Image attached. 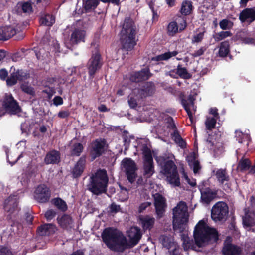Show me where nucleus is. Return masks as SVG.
I'll list each match as a JSON object with an SVG mask.
<instances>
[{"mask_svg":"<svg viewBox=\"0 0 255 255\" xmlns=\"http://www.w3.org/2000/svg\"><path fill=\"white\" fill-rule=\"evenodd\" d=\"M193 237L194 241L188 236L182 234V246L185 251L190 249L194 250L195 243L198 247H202L205 243L216 242L219 240V233L215 228L210 227L203 220H201L194 228Z\"/></svg>","mask_w":255,"mask_h":255,"instance_id":"nucleus-1","label":"nucleus"},{"mask_svg":"<svg viewBox=\"0 0 255 255\" xmlns=\"http://www.w3.org/2000/svg\"><path fill=\"white\" fill-rule=\"evenodd\" d=\"M101 237L108 248L113 251L123 252L128 247L126 238L116 228H105L102 233Z\"/></svg>","mask_w":255,"mask_h":255,"instance_id":"nucleus-2","label":"nucleus"},{"mask_svg":"<svg viewBox=\"0 0 255 255\" xmlns=\"http://www.w3.org/2000/svg\"><path fill=\"white\" fill-rule=\"evenodd\" d=\"M121 42L123 49L131 51L136 45V26L130 17H126L121 31Z\"/></svg>","mask_w":255,"mask_h":255,"instance_id":"nucleus-3","label":"nucleus"},{"mask_svg":"<svg viewBox=\"0 0 255 255\" xmlns=\"http://www.w3.org/2000/svg\"><path fill=\"white\" fill-rule=\"evenodd\" d=\"M108 181L106 170L99 169L90 177L88 189L96 195L105 193L107 191Z\"/></svg>","mask_w":255,"mask_h":255,"instance_id":"nucleus-4","label":"nucleus"},{"mask_svg":"<svg viewBox=\"0 0 255 255\" xmlns=\"http://www.w3.org/2000/svg\"><path fill=\"white\" fill-rule=\"evenodd\" d=\"M187 206L184 201H180L173 209V228L175 231L183 233L188 222Z\"/></svg>","mask_w":255,"mask_h":255,"instance_id":"nucleus-5","label":"nucleus"},{"mask_svg":"<svg viewBox=\"0 0 255 255\" xmlns=\"http://www.w3.org/2000/svg\"><path fill=\"white\" fill-rule=\"evenodd\" d=\"M141 150L143 159V176L144 178L148 179L155 172L152 152L146 144L142 145Z\"/></svg>","mask_w":255,"mask_h":255,"instance_id":"nucleus-6","label":"nucleus"},{"mask_svg":"<svg viewBox=\"0 0 255 255\" xmlns=\"http://www.w3.org/2000/svg\"><path fill=\"white\" fill-rule=\"evenodd\" d=\"M108 146L107 141L104 138H99L93 140L91 144L89 151L91 161L102 156L106 152Z\"/></svg>","mask_w":255,"mask_h":255,"instance_id":"nucleus-7","label":"nucleus"},{"mask_svg":"<svg viewBox=\"0 0 255 255\" xmlns=\"http://www.w3.org/2000/svg\"><path fill=\"white\" fill-rule=\"evenodd\" d=\"M229 213L227 204L223 201L217 202L213 205L211 211V217L215 222L225 221Z\"/></svg>","mask_w":255,"mask_h":255,"instance_id":"nucleus-8","label":"nucleus"},{"mask_svg":"<svg viewBox=\"0 0 255 255\" xmlns=\"http://www.w3.org/2000/svg\"><path fill=\"white\" fill-rule=\"evenodd\" d=\"M121 166L126 173L127 179L131 183H133L137 177V170L135 162L130 158H125L121 162Z\"/></svg>","mask_w":255,"mask_h":255,"instance_id":"nucleus-9","label":"nucleus"},{"mask_svg":"<svg viewBox=\"0 0 255 255\" xmlns=\"http://www.w3.org/2000/svg\"><path fill=\"white\" fill-rule=\"evenodd\" d=\"M3 108L6 112L11 115H15L21 112V108L18 103L11 94L6 93L2 103Z\"/></svg>","mask_w":255,"mask_h":255,"instance_id":"nucleus-10","label":"nucleus"},{"mask_svg":"<svg viewBox=\"0 0 255 255\" xmlns=\"http://www.w3.org/2000/svg\"><path fill=\"white\" fill-rule=\"evenodd\" d=\"M102 65L103 61L101 54L98 52L92 54L87 64L89 77L94 78L96 73L101 68Z\"/></svg>","mask_w":255,"mask_h":255,"instance_id":"nucleus-11","label":"nucleus"},{"mask_svg":"<svg viewBox=\"0 0 255 255\" xmlns=\"http://www.w3.org/2000/svg\"><path fill=\"white\" fill-rule=\"evenodd\" d=\"M51 192L49 188L45 184H40L36 188L34 197L40 203L48 202L51 197Z\"/></svg>","mask_w":255,"mask_h":255,"instance_id":"nucleus-12","label":"nucleus"},{"mask_svg":"<svg viewBox=\"0 0 255 255\" xmlns=\"http://www.w3.org/2000/svg\"><path fill=\"white\" fill-rule=\"evenodd\" d=\"M152 196L157 217L161 218L164 216L167 207L166 199L159 193L154 194Z\"/></svg>","mask_w":255,"mask_h":255,"instance_id":"nucleus-13","label":"nucleus"},{"mask_svg":"<svg viewBox=\"0 0 255 255\" xmlns=\"http://www.w3.org/2000/svg\"><path fill=\"white\" fill-rule=\"evenodd\" d=\"M231 237L228 236L224 243L222 250L223 255H240L242 252V248L231 243Z\"/></svg>","mask_w":255,"mask_h":255,"instance_id":"nucleus-14","label":"nucleus"},{"mask_svg":"<svg viewBox=\"0 0 255 255\" xmlns=\"http://www.w3.org/2000/svg\"><path fill=\"white\" fill-rule=\"evenodd\" d=\"M155 90L156 87L154 82L146 81L140 85V87L137 89V92L139 97L143 99L153 95Z\"/></svg>","mask_w":255,"mask_h":255,"instance_id":"nucleus-15","label":"nucleus"},{"mask_svg":"<svg viewBox=\"0 0 255 255\" xmlns=\"http://www.w3.org/2000/svg\"><path fill=\"white\" fill-rule=\"evenodd\" d=\"M158 164L162 167L164 175L170 174L173 170H177V167L174 162L171 160L167 159L163 156L157 157L156 158Z\"/></svg>","mask_w":255,"mask_h":255,"instance_id":"nucleus-16","label":"nucleus"},{"mask_svg":"<svg viewBox=\"0 0 255 255\" xmlns=\"http://www.w3.org/2000/svg\"><path fill=\"white\" fill-rule=\"evenodd\" d=\"M86 155H83L74 165L71 172L73 178H78L83 174L86 168Z\"/></svg>","mask_w":255,"mask_h":255,"instance_id":"nucleus-17","label":"nucleus"},{"mask_svg":"<svg viewBox=\"0 0 255 255\" xmlns=\"http://www.w3.org/2000/svg\"><path fill=\"white\" fill-rule=\"evenodd\" d=\"M152 75L149 68L146 67L131 74L129 79L132 82L138 83L147 80Z\"/></svg>","mask_w":255,"mask_h":255,"instance_id":"nucleus-18","label":"nucleus"},{"mask_svg":"<svg viewBox=\"0 0 255 255\" xmlns=\"http://www.w3.org/2000/svg\"><path fill=\"white\" fill-rule=\"evenodd\" d=\"M198 188L201 193V200L203 203L209 204L216 196V191L209 187L204 188L202 185H199Z\"/></svg>","mask_w":255,"mask_h":255,"instance_id":"nucleus-19","label":"nucleus"},{"mask_svg":"<svg viewBox=\"0 0 255 255\" xmlns=\"http://www.w3.org/2000/svg\"><path fill=\"white\" fill-rule=\"evenodd\" d=\"M239 19L242 23L250 24L255 20V7L246 8L241 11Z\"/></svg>","mask_w":255,"mask_h":255,"instance_id":"nucleus-20","label":"nucleus"},{"mask_svg":"<svg viewBox=\"0 0 255 255\" xmlns=\"http://www.w3.org/2000/svg\"><path fill=\"white\" fill-rule=\"evenodd\" d=\"M86 31L81 28H75L71 32L70 43L71 45L85 42Z\"/></svg>","mask_w":255,"mask_h":255,"instance_id":"nucleus-21","label":"nucleus"},{"mask_svg":"<svg viewBox=\"0 0 255 255\" xmlns=\"http://www.w3.org/2000/svg\"><path fill=\"white\" fill-rule=\"evenodd\" d=\"M128 237L131 247L135 246L139 243L142 237L140 229L137 226L131 227L128 232Z\"/></svg>","mask_w":255,"mask_h":255,"instance_id":"nucleus-22","label":"nucleus"},{"mask_svg":"<svg viewBox=\"0 0 255 255\" xmlns=\"http://www.w3.org/2000/svg\"><path fill=\"white\" fill-rule=\"evenodd\" d=\"M56 230L57 227L55 225L45 223L38 227L36 233L40 236H50L54 234Z\"/></svg>","mask_w":255,"mask_h":255,"instance_id":"nucleus-23","label":"nucleus"},{"mask_svg":"<svg viewBox=\"0 0 255 255\" xmlns=\"http://www.w3.org/2000/svg\"><path fill=\"white\" fill-rule=\"evenodd\" d=\"M215 176L219 183L221 185H224V189L225 188H230V185L228 183H225V182H228L230 180V177L226 169L221 168L218 169L215 173Z\"/></svg>","mask_w":255,"mask_h":255,"instance_id":"nucleus-24","label":"nucleus"},{"mask_svg":"<svg viewBox=\"0 0 255 255\" xmlns=\"http://www.w3.org/2000/svg\"><path fill=\"white\" fill-rule=\"evenodd\" d=\"M60 152L53 149L47 153L44 160L46 165L57 164L60 162Z\"/></svg>","mask_w":255,"mask_h":255,"instance_id":"nucleus-25","label":"nucleus"},{"mask_svg":"<svg viewBox=\"0 0 255 255\" xmlns=\"http://www.w3.org/2000/svg\"><path fill=\"white\" fill-rule=\"evenodd\" d=\"M16 33V29L12 26L0 27V40L6 41Z\"/></svg>","mask_w":255,"mask_h":255,"instance_id":"nucleus-26","label":"nucleus"},{"mask_svg":"<svg viewBox=\"0 0 255 255\" xmlns=\"http://www.w3.org/2000/svg\"><path fill=\"white\" fill-rule=\"evenodd\" d=\"M59 225L63 229L71 228L73 224V220L69 215L64 214L62 216L57 219Z\"/></svg>","mask_w":255,"mask_h":255,"instance_id":"nucleus-27","label":"nucleus"},{"mask_svg":"<svg viewBox=\"0 0 255 255\" xmlns=\"http://www.w3.org/2000/svg\"><path fill=\"white\" fill-rule=\"evenodd\" d=\"M238 36L239 39L245 44H254L255 43V37L252 32L244 30L240 31Z\"/></svg>","mask_w":255,"mask_h":255,"instance_id":"nucleus-28","label":"nucleus"},{"mask_svg":"<svg viewBox=\"0 0 255 255\" xmlns=\"http://www.w3.org/2000/svg\"><path fill=\"white\" fill-rule=\"evenodd\" d=\"M243 225L245 228H251L255 226V213L249 210L245 212L242 217Z\"/></svg>","mask_w":255,"mask_h":255,"instance_id":"nucleus-29","label":"nucleus"},{"mask_svg":"<svg viewBox=\"0 0 255 255\" xmlns=\"http://www.w3.org/2000/svg\"><path fill=\"white\" fill-rule=\"evenodd\" d=\"M143 229L144 230H151L154 224L155 219L153 217L146 215L139 218Z\"/></svg>","mask_w":255,"mask_h":255,"instance_id":"nucleus-30","label":"nucleus"},{"mask_svg":"<svg viewBox=\"0 0 255 255\" xmlns=\"http://www.w3.org/2000/svg\"><path fill=\"white\" fill-rule=\"evenodd\" d=\"M17 201L14 196H10L5 201L4 208L8 212L12 213L17 208Z\"/></svg>","mask_w":255,"mask_h":255,"instance_id":"nucleus-31","label":"nucleus"},{"mask_svg":"<svg viewBox=\"0 0 255 255\" xmlns=\"http://www.w3.org/2000/svg\"><path fill=\"white\" fill-rule=\"evenodd\" d=\"M167 179L170 184L174 185L175 187L180 185L179 176L177 170H173L170 174L166 175Z\"/></svg>","mask_w":255,"mask_h":255,"instance_id":"nucleus-32","label":"nucleus"},{"mask_svg":"<svg viewBox=\"0 0 255 255\" xmlns=\"http://www.w3.org/2000/svg\"><path fill=\"white\" fill-rule=\"evenodd\" d=\"M84 147L83 145L79 142L74 143L70 150V155L72 157H79L83 152Z\"/></svg>","mask_w":255,"mask_h":255,"instance_id":"nucleus-33","label":"nucleus"},{"mask_svg":"<svg viewBox=\"0 0 255 255\" xmlns=\"http://www.w3.org/2000/svg\"><path fill=\"white\" fill-rule=\"evenodd\" d=\"M230 44L228 40L224 41L220 43L218 55L219 57H225L230 54Z\"/></svg>","mask_w":255,"mask_h":255,"instance_id":"nucleus-34","label":"nucleus"},{"mask_svg":"<svg viewBox=\"0 0 255 255\" xmlns=\"http://www.w3.org/2000/svg\"><path fill=\"white\" fill-rule=\"evenodd\" d=\"M16 7L18 10L21 9L24 13H31L33 12L32 5L31 1L26 2H19L17 3Z\"/></svg>","mask_w":255,"mask_h":255,"instance_id":"nucleus-35","label":"nucleus"},{"mask_svg":"<svg viewBox=\"0 0 255 255\" xmlns=\"http://www.w3.org/2000/svg\"><path fill=\"white\" fill-rule=\"evenodd\" d=\"M55 22L54 16L50 14H46L40 18L39 22L41 25L51 27Z\"/></svg>","mask_w":255,"mask_h":255,"instance_id":"nucleus-36","label":"nucleus"},{"mask_svg":"<svg viewBox=\"0 0 255 255\" xmlns=\"http://www.w3.org/2000/svg\"><path fill=\"white\" fill-rule=\"evenodd\" d=\"M51 203L58 210L62 212H65L68 209L66 202L60 198L57 197L53 198L51 200Z\"/></svg>","mask_w":255,"mask_h":255,"instance_id":"nucleus-37","label":"nucleus"},{"mask_svg":"<svg viewBox=\"0 0 255 255\" xmlns=\"http://www.w3.org/2000/svg\"><path fill=\"white\" fill-rule=\"evenodd\" d=\"M99 0H86L83 1V8L86 12L95 9L99 4Z\"/></svg>","mask_w":255,"mask_h":255,"instance_id":"nucleus-38","label":"nucleus"},{"mask_svg":"<svg viewBox=\"0 0 255 255\" xmlns=\"http://www.w3.org/2000/svg\"><path fill=\"white\" fill-rule=\"evenodd\" d=\"M192 8V2L190 1L185 0L182 3L180 12L182 15L187 16L191 13Z\"/></svg>","mask_w":255,"mask_h":255,"instance_id":"nucleus-39","label":"nucleus"},{"mask_svg":"<svg viewBox=\"0 0 255 255\" xmlns=\"http://www.w3.org/2000/svg\"><path fill=\"white\" fill-rule=\"evenodd\" d=\"M251 162L248 158L243 157L239 161L237 168L241 172H244L249 170L251 167Z\"/></svg>","mask_w":255,"mask_h":255,"instance_id":"nucleus-40","label":"nucleus"},{"mask_svg":"<svg viewBox=\"0 0 255 255\" xmlns=\"http://www.w3.org/2000/svg\"><path fill=\"white\" fill-rule=\"evenodd\" d=\"M167 32L169 36H173L176 33L180 32L177 22L176 21L170 22L167 27Z\"/></svg>","mask_w":255,"mask_h":255,"instance_id":"nucleus-41","label":"nucleus"},{"mask_svg":"<svg viewBox=\"0 0 255 255\" xmlns=\"http://www.w3.org/2000/svg\"><path fill=\"white\" fill-rule=\"evenodd\" d=\"M21 90L29 95L34 96L35 95V90L34 88L29 85L27 82H24L20 85Z\"/></svg>","mask_w":255,"mask_h":255,"instance_id":"nucleus-42","label":"nucleus"},{"mask_svg":"<svg viewBox=\"0 0 255 255\" xmlns=\"http://www.w3.org/2000/svg\"><path fill=\"white\" fill-rule=\"evenodd\" d=\"M176 73L183 79H188L191 77V75L188 72L187 69L182 67L180 64L177 66Z\"/></svg>","mask_w":255,"mask_h":255,"instance_id":"nucleus-43","label":"nucleus"},{"mask_svg":"<svg viewBox=\"0 0 255 255\" xmlns=\"http://www.w3.org/2000/svg\"><path fill=\"white\" fill-rule=\"evenodd\" d=\"M163 247L169 249L171 247V238L166 235H161L159 238Z\"/></svg>","mask_w":255,"mask_h":255,"instance_id":"nucleus-44","label":"nucleus"},{"mask_svg":"<svg viewBox=\"0 0 255 255\" xmlns=\"http://www.w3.org/2000/svg\"><path fill=\"white\" fill-rule=\"evenodd\" d=\"M232 35V33L229 31H221L219 33H216L214 35L213 38L216 41H220L228 37H230Z\"/></svg>","mask_w":255,"mask_h":255,"instance_id":"nucleus-45","label":"nucleus"},{"mask_svg":"<svg viewBox=\"0 0 255 255\" xmlns=\"http://www.w3.org/2000/svg\"><path fill=\"white\" fill-rule=\"evenodd\" d=\"M15 73L17 77V80L19 81H23L28 79L29 77V74L24 71L22 69H18Z\"/></svg>","mask_w":255,"mask_h":255,"instance_id":"nucleus-46","label":"nucleus"},{"mask_svg":"<svg viewBox=\"0 0 255 255\" xmlns=\"http://www.w3.org/2000/svg\"><path fill=\"white\" fill-rule=\"evenodd\" d=\"M181 104L182 105L183 107H184V110L187 112V115L189 117V120L191 122V123L193 124L194 123V121H193V117L192 116V113L190 110V108L188 106V104L187 102V100H186L185 99L182 98L181 99Z\"/></svg>","mask_w":255,"mask_h":255,"instance_id":"nucleus-47","label":"nucleus"},{"mask_svg":"<svg viewBox=\"0 0 255 255\" xmlns=\"http://www.w3.org/2000/svg\"><path fill=\"white\" fill-rule=\"evenodd\" d=\"M17 77L15 72L10 74L6 80V84L9 87H11L15 85L17 82Z\"/></svg>","mask_w":255,"mask_h":255,"instance_id":"nucleus-48","label":"nucleus"},{"mask_svg":"<svg viewBox=\"0 0 255 255\" xmlns=\"http://www.w3.org/2000/svg\"><path fill=\"white\" fill-rule=\"evenodd\" d=\"M217 122L215 118H207L205 121V126L207 130H211L214 128Z\"/></svg>","mask_w":255,"mask_h":255,"instance_id":"nucleus-49","label":"nucleus"},{"mask_svg":"<svg viewBox=\"0 0 255 255\" xmlns=\"http://www.w3.org/2000/svg\"><path fill=\"white\" fill-rule=\"evenodd\" d=\"M219 26L222 30L230 29L233 26V23L227 19H224L220 21Z\"/></svg>","mask_w":255,"mask_h":255,"instance_id":"nucleus-50","label":"nucleus"},{"mask_svg":"<svg viewBox=\"0 0 255 255\" xmlns=\"http://www.w3.org/2000/svg\"><path fill=\"white\" fill-rule=\"evenodd\" d=\"M179 32L184 30L187 27L186 18L184 17L180 16L176 19Z\"/></svg>","mask_w":255,"mask_h":255,"instance_id":"nucleus-51","label":"nucleus"},{"mask_svg":"<svg viewBox=\"0 0 255 255\" xmlns=\"http://www.w3.org/2000/svg\"><path fill=\"white\" fill-rule=\"evenodd\" d=\"M108 209L107 212L109 214H116L120 211L121 207L120 205L113 202L108 206Z\"/></svg>","mask_w":255,"mask_h":255,"instance_id":"nucleus-52","label":"nucleus"},{"mask_svg":"<svg viewBox=\"0 0 255 255\" xmlns=\"http://www.w3.org/2000/svg\"><path fill=\"white\" fill-rule=\"evenodd\" d=\"M57 214V212L53 209H48L45 213V217L48 221L53 219Z\"/></svg>","mask_w":255,"mask_h":255,"instance_id":"nucleus-53","label":"nucleus"},{"mask_svg":"<svg viewBox=\"0 0 255 255\" xmlns=\"http://www.w3.org/2000/svg\"><path fill=\"white\" fill-rule=\"evenodd\" d=\"M204 32H199V33L194 35L192 39V43H199L202 41L204 38Z\"/></svg>","mask_w":255,"mask_h":255,"instance_id":"nucleus-54","label":"nucleus"},{"mask_svg":"<svg viewBox=\"0 0 255 255\" xmlns=\"http://www.w3.org/2000/svg\"><path fill=\"white\" fill-rule=\"evenodd\" d=\"M167 123L168 128L173 129V130L177 129V127L172 117L169 116L167 119Z\"/></svg>","mask_w":255,"mask_h":255,"instance_id":"nucleus-55","label":"nucleus"},{"mask_svg":"<svg viewBox=\"0 0 255 255\" xmlns=\"http://www.w3.org/2000/svg\"><path fill=\"white\" fill-rule=\"evenodd\" d=\"M23 55L22 53L20 52H17L11 55V59L13 62H18L22 59Z\"/></svg>","mask_w":255,"mask_h":255,"instance_id":"nucleus-56","label":"nucleus"},{"mask_svg":"<svg viewBox=\"0 0 255 255\" xmlns=\"http://www.w3.org/2000/svg\"><path fill=\"white\" fill-rule=\"evenodd\" d=\"M152 203L151 202H145L142 203L138 208V212L139 213H143L144 211H145L147 208L149 207L151 205Z\"/></svg>","mask_w":255,"mask_h":255,"instance_id":"nucleus-57","label":"nucleus"},{"mask_svg":"<svg viewBox=\"0 0 255 255\" xmlns=\"http://www.w3.org/2000/svg\"><path fill=\"white\" fill-rule=\"evenodd\" d=\"M206 49L204 47H201L199 50L195 51L194 53L191 54L193 57H199L204 54Z\"/></svg>","mask_w":255,"mask_h":255,"instance_id":"nucleus-58","label":"nucleus"},{"mask_svg":"<svg viewBox=\"0 0 255 255\" xmlns=\"http://www.w3.org/2000/svg\"><path fill=\"white\" fill-rule=\"evenodd\" d=\"M152 61H164V60H167L166 55L165 54V53L156 56L155 57H153L151 59Z\"/></svg>","mask_w":255,"mask_h":255,"instance_id":"nucleus-59","label":"nucleus"},{"mask_svg":"<svg viewBox=\"0 0 255 255\" xmlns=\"http://www.w3.org/2000/svg\"><path fill=\"white\" fill-rule=\"evenodd\" d=\"M0 255H13L11 251L7 247L2 246L0 249Z\"/></svg>","mask_w":255,"mask_h":255,"instance_id":"nucleus-60","label":"nucleus"},{"mask_svg":"<svg viewBox=\"0 0 255 255\" xmlns=\"http://www.w3.org/2000/svg\"><path fill=\"white\" fill-rule=\"evenodd\" d=\"M129 106L131 108H135L137 106V100L133 97H129L128 100Z\"/></svg>","mask_w":255,"mask_h":255,"instance_id":"nucleus-61","label":"nucleus"},{"mask_svg":"<svg viewBox=\"0 0 255 255\" xmlns=\"http://www.w3.org/2000/svg\"><path fill=\"white\" fill-rule=\"evenodd\" d=\"M70 113L69 110H61L58 113V117L61 119H64L70 116Z\"/></svg>","mask_w":255,"mask_h":255,"instance_id":"nucleus-62","label":"nucleus"},{"mask_svg":"<svg viewBox=\"0 0 255 255\" xmlns=\"http://www.w3.org/2000/svg\"><path fill=\"white\" fill-rule=\"evenodd\" d=\"M53 104L54 105L58 106L59 105H61L63 103V100L62 98L59 96H55L53 100Z\"/></svg>","mask_w":255,"mask_h":255,"instance_id":"nucleus-63","label":"nucleus"},{"mask_svg":"<svg viewBox=\"0 0 255 255\" xmlns=\"http://www.w3.org/2000/svg\"><path fill=\"white\" fill-rule=\"evenodd\" d=\"M209 114L212 115L217 120L219 118V114L218 113V110L216 107L211 108L209 110Z\"/></svg>","mask_w":255,"mask_h":255,"instance_id":"nucleus-64","label":"nucleus"}]
</instances>
